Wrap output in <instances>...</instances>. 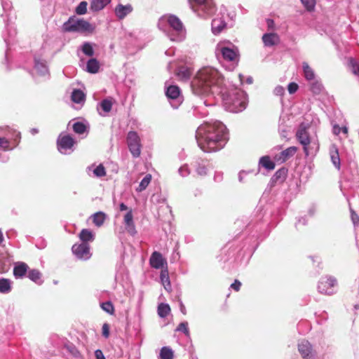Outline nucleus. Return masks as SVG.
I'll use <instances>...</instances> for the list:
<instances>
[{"mask_svg": "<svg viewBox=\"0 0 359 359\" xmlns=\"http://www.w3.org/2000/svg\"><path fill=\"white\" fill-rule=\"evenodd\" d=\"M196 139L200 148L205 152L217 151L223 148L227 142L226 127L217 121L205 123L197 128Z\"/></svg>", "mask_w": 359, "mask_h": 359, "instance_id": "nucleus-1", "label": "nucleus"}, {"mask_svg": "<svg viewBox=\"0 0 359 359\" xmlns=\"http://www.w3.org/2000/svg\"><path fill=\"white\" fill-rule=\"evenodd\" d=\"M223 83L220 73L215 68L207 67L200 69L191 81V90L195 95H204L219 93Z\"/></svg>", "mask_w": 359, "mask_h": 359, "instance_id": "nucleus-2", "label": "nucleus"}, {"mask_svg": "<svg viewBox=\"0 0 359 359\" xmlns=\"http://www.w3.org/2000/svg\"><path fill=\"white\" fill-rule=\"evenodd\" d=\"M160 29L166 33L171 41H182L186 36V29L180 19L175 15L162 16L158 22Z\"/></svg>", "mask_w": 359, "mask_h": 359, "instance_id": "nucleus-3", "label": "nucleus"}, {"mask_svg": "<svg viewBox=\"0 0 359 359\" xmlns=\"http://www.w3.org/2000/svg\"><path fill=\"white\" fill-rule=\"evenodd\" d=\"M224 106L227 111L233 113L241 112L246 107L248 97L246 93L241 90L236 89L226 98L224 99Z\"/></svg>", "mask_w": 359, "mask_h": 359, "instance_id": "nucleus-4", "label": "nucleus"}, {"mask_svg": "<svg viewBox=\"0 0 359 359\" xmlns=\"http://www.w3.org/2000/svg\"><path fill=\"white\" fill-rule=\"evenodd\" d=\"M62 29L69 32H92L93 26L83 19H79L75 17L70 18L63 24Z\"/></svg>", "mask_w": 359, "mask_h": 359, "instance_id": "nucleus-5", "label": "nucleus"}, {"mask_svg": "<svg viewBox=\"0 0 359 359\" xmlns=\"http://www.w3.org/2000/svg\"><path fill=\"white\" fill-rule=\"evenodd\" d=\"M189 2L193 11L198 16H209L215 11L212 0H189Z\"/></svg>", "mask_w": 359, "mask_h": 359, "instance_id": "nucleus-6", "label": "nucleus"}, {"mask_svg": "<svg viewBox=\"0 0 359 359\" xmlns=\"http://www.w3.org/2000/svg\"><path fill=\"white\" fill-rule=\"evenodd\" d=\"M215 53L218 57L221 55L224 61L230 62L233 65L238 62V50L233 46L230 47L223 43H219L216 46Z\"/></svg>", "mask_w": 359, "mask_h": 359, "instance_id": "nucleus-7", "label": "nucleus"}, {"mask_svg": "<svg viewBox=\"0 0 359 359\" xmlns=\"http://www.w3.org/2000/svg\"><path fill=\"white\" fill-rule=\"evenodd\" d=\"M309 128V125L302 123L299 125L296 133V137L299 143L303 146L306 156H309V145L311 143V140L308 132Z\"/></svg>", "mask_w": 359, "mask_h": 359, "instance_id": "nucleus-8", "label": "nucleus"}, {"mask_svg": "<svg viewBox=\"0 0 359 359\" xmlns=\"http://www.w3.org/2000/svg\"><path fill=\"white\" fill-rule=\"evenodd\" d=\"M127 144L134 158H137L141 154V143L138 134L135 131H130L127 135Z\"/></svg>", "mask_w": 359, "mask_h": 359, "instance_id": "nucleus-9", "label": "nucleus"}, {"mask_svg": "<svg viewBox=\"0 0 359 359\" xmlns=\"http://www.w3.org/2000/svg\"><path fill=\"white\" fill-rule=\"evenodd\" d=\"M337 280L332 277H324L320 279L318 285V291L322 294H332L334 292V287Z\"/></svg>", "mask_w": 359, "mask_h": 359, "instance_id": "nucleus-10", "label": "nucleus"}, {"mask_svg": "<svg viewBox=\"0 0 359 359\" xmlns=\"http://www.w3.org/2000/svg\"><path fill=\"white\" fill-rule=\"evenodd\" d=\"M72 250L76 257L80 259L86 260L91 257L89 245L86 243L74 244Z\"/></svg>", "mask_w": 359, "mask_h": 359, "instance_id": "nucleus-11", "label": "nucleus"}, {"mask_svg": "<svg viewBox=\"0 0 359 359\" xmlns=\"http://www.w3.org/2000/svg\"><path fill=\"white\" fill-rule=\"evenodd\" d=\"M74 144V140L69 135H60L57 139L58 150L65 154L67 149H72Z\"/></svg>", "mask_w": 359, "mask_h": 359, "instance_id": "nucleus-12", "label": "nucleus"}, {"mask_svg": "<svg viewBox=\"0 0 359 359\" xmlns=\"http://www.w3.org/2000/svg\"><path fill=\"white\" fill-rule=\"evenodd\" d=\"M298 350L304 359H314V353L308 341H302L298 344Z\"/></svg>", "mask_w": 359, "mask_h": 359, "instance_id": "nucleus-13", "label": "nucleus"}, {"mask_svg": "<svg viewBox=\"0 0 359 359\" xmlns=\"http://www.w3.org/2000/svg\"><path fill=\"white\" fill-rule=\"evenodd\" d=\"M297 151L296 147H290L282 151L280 154H276L274 157L276 161L282 163L285 162L290 158L293 156Z\"/></svg>", "mask_w": 359, "mask_h": 359, "instance_id": "nucleus-14", "label": "nucleus"}, {"mask_svg": "<svg viewBox=\"0 0 359 359\" xmlns=\"http://www.w3.org/2000/svg\"><path fill=\"white\" fill-rule=\"evenodd\" d=\"M150 265L154 269L163 268L167 264L166 260L163 257L160 252H154L152 253L150 259Z\"/></svg>", "mask_w": 359, "mask_h": 359, "instance_id": "nucleus-15", "label": "nucleus"}, {"mask_svg": "<svg viewBox=\"0 0 359 359\" xmlns=\"http://www.w3.org/2000/svg\"><path fill=\"white\" fill-rule=\"evenodd\" d=\"M132 11L133 7L130 4L123 5L121 4H118L114 9V13L118 19H123Z\"/></svg>", "mask_w": 359, "mask_h": 359, "instance_id": "nucleus-16", "label": "nucleus"}, {"mask_svg": "<svg viewBox=\"0 0 359 359\" xmlns=\"http://www.w3.org/2000/svg\"><path fill=\"white\" fill-rule=\"evenodd\" d=\"M124 224L127 231L131 234L136 233L135 226L133 222V215L132 210L128 211L124 216Z\"/></svg>", "mask_w": 359, "mask_h": 359, "instance_id": "nucleus-17", "label": "nucleus"}, {"mask_svg": "<svg viewBox=\"0 0 359 359\" xmlns=\"http://www.w3.org/2000/svg\"><path fill=\"white\" fill-rule=\"evenodd\" d=\"M11 260L8 253H0V273L7 272L11 266Z\"/></svg>", "mask_w": 359, "mask_h": 359, "instance_id": "nucleus-18", "label": "nucleus"}, {"mask_svg": "<svg viewBox=\"0 0 359 359\" xmlns=\"http://www.w3.org/2000/svg\"><path fill=\"white\" fill-rule=\"evenodd\" d=\"M262 41L265 46H272L279 43L280 39L277 34L267 33L262 36Z\"/></svg>", "mask_w": 359, "mask_h": 359, "instance_id": "nucleus-19", "label": "nucleus"}, {"mask_svg": "<svg viewBox=\"0 0 359 359\" xmlns=\"http://www.w3.org/2000/svg\"><path fill=\"white\" fill-rule=\"evenodd\" d=\"M226 27V22L222 18H215L212 22V31L214 34H219Z\"/></svg>", "mask_w": 359, "mask_h": 359, "instance_id": "nucleus-20", "label": "nucleus"}, {"mask_svg": "<svg viewBox=\"0 0 359 359\" xmlns=\"http://www.w3.org/2000/svg\"><path fill=\"white\" fill-rule=\"evenodd\" d=\"M331 161L336 168L340 169V158L338 149L335 145H332L330 149Z\"/></svg>", "mask_w": 359, "mask_h": 359, "instance_id": "nucleus-21", "label": "nucleus"}, {"mask_svg": "<svg viewBox=\"0 0 359 359\" xmlns=\"http://www.w3.org/2000/svg\"><path fill=\"white\" fill-rule=\"evenodd\" d=\"M160 278H161V282L162 285H163L165 290L168 292H170L172 288H171V284H170V278H169V275H168V271L167 269H164L161 271Z\"/></svg>", "mask_w": 359, "mask_h": 359, "instance_id": "nucleus-22", "label": "nucleus"}, {"mask_svg": "<svg viewBox=\"0 0 359 359\" xmlns=\"http://www.w3.org/2000/svg\"><path fill=\"white\" fill-rule=\"evenodd\" d=\"M302 69L304 72V76L305 79L308 81H313L315 79V73L313 69L309 65V64L306 62L302 63Z\"/></svg>", "mask_w": 359, "mask_h": 359, "instance_id": "nucleus-23", "label": "nucleus"}, {"mask_svg": "<svg viewBox=\"0 0 359 359\" xmlns=\"http://www.w3.org/2000/svg\"><path fill=\"white\" fill-rule=\"evenodd\" d=\"M99 69L100 63L96 59L92 58L87 62L86 71L88 72L91 74H95L98 72Z\"/></svg>", "mask_w": 359, "mask_h": 359, "instance_id": "nucleus-24", "label": "nucleus"}, {"mask_svg": "<svg viewBox=\"0 0 359 359\" xmlns=\"http://www.w3.org/2000/svg\"><path fill=\"white\" fill-rule=\"evenodd\" d=\"M28 266L25 263H20L14 267L13 274L16 278H22L27 271Z\"/></svg>", "mask_w": 359, "mask_h": 359, "instance_id": "nucleus-25", "label": "nucleus"}, {"mask_svg": "<svg viewBox=\"0 0 359 359\" xmlns=\"http://www.w3.org/2000/svg\"><path fill=\"white\" fill-rule=\"evenodd\" d=\"M165 93L168 98L177 100L180 97V90L177 86H170L167 88Z\"/></svg>", "mask_w": 359, "mask_h": 359, "instance_id": "nucleus-26", "label": "nucleus"}, {"mask_svg": "<svg viewBox=\"0 0 359 359\" xmlns=\"http://www.w3.org/2000/svg\"><path fill=\"white\" fill-rule=\"evenodd\" d=\"M110 2V0H92L90 9L93 11H99L104 8Z\"/></svg>", "mask_w": 359, "mask_h": 359, "instance_id": "nucleus-27", "label": "nucleus"}, {"mask_svg": "<svg viewBox=\"0 0 359 359\" xmlns=\"http://www.w3.org/2000/svg\"><path fill=\"white\" fill-rule=\"evenodd\" d=\"M72 100L77 104H82L85 101V94L81 90H74L72 93Z\"/></svg>", "mask_w": 359, "mask_h": 359, "instance_id": "nucleus-28", "label": "nucleus"}, {"mask_svg": "<svg viewBox=\"0 0 359 359\" xmlns=\"http://www.w3.org/2000/svg\"><path fill=\"white\" fill-rule=\"evenodd\" d=\"M191 74V70L187 67H180L178 68L177 75L181 80H187Z\"/></svg>", "mask_w": 359, "mask_h": 359, "instance_id": "nucleus-29", "label": "nucleus"}, {"mask_svg": "<svg viewBox=\"0 0 359 359\" xmlns=\"http://www.w3.org/2000/svg\"><path fill=\"white\" fill-rule=\"evenodd\" d=\"M11 290V281L7 278H0V292L8 293Z\"/></svg>", "mask_w": 359, "mask_h": 359, "instance_id": "nucleus-30", "label": "nucleus"}, {"mask_svg": "<svg viewBox=\"0 0 359 359\" xmlns=\"http://www.w3.org/2000/svg\"><path fill=\"white\" fill-rule=\"evenodd\" d=\"M106 219V215L102 212H98L93 215V222L97 226H101Z\"/></svg>", "mask_w": 359, "mask_h": 359, "instance_id": "nucleus-31", "label": "nucleus"}, {"mask_svg": "<svg viewBox=\"0 0 359 359\" xmlns=\"http://www.w3.org/2000/svg\"><path fill=\"white\" fill-rule=\"evenodd\" d=\"M79 238L83 243H86V242L91 241L94 239V235L91 231L84 229L81 231Z\"/></svg>", "mask_w": 359, "mask_h": 359, "instance_id": "nucleus-32", "label": "nucleus"}, {"mask_svg": "<svg viewBox=\"0 0 359 359\" xmlns=\"http://www.w3.org/2000/svg\"><path fill=\"white\" fill-rule=\"evenodd\" d=\"M170 312V307L168 304L161 303L158 306V314L161 318H165Z\"/></svg>", "mask_w": 359, "mask_h": 359, "instance_id": "nucleus-33", "label": "nucleus"}, {"mask_svg": "<svg viewBox=\"0 0 359 359\" xmlns=\"http://www.w3.org/2000/svg\"><path fill=\"white\" fill-rule=\"evenodd\" d=\"M259 164L267 170H273L275 163L271 161L270 158L267 156H263L259 160Z\"/></svg>", "mask_w": 359, "mask_h": 359, "instance_id": "nucleus-34", "label": "nucleus"}, {"mask_svg": "<svg viewBox=\"0 0 359 359\" xmlns=\"http://www.w3.org/2000/svg\"><path fill=\"white\" fill-rule=\"evenodd\" d=\"M151 180V175L150 174H147L140 182L138 187H137L136 191L138 192H141L144 191L149 184Z\"/></svg>", "mask_w": 359, "mask_h": 359, "instance_id": "nucleus-35", "label": "nucleus"}, {"mask_svg": "<svg viewBox=\"0 0 359 359\" xmlns=\"http://www.w3.org/2000/svg\"><path fill=\"white\" fill-rule=\"evenodd\" d=\"M173 351L169 347L164 346L161 349L160 357L161 359H173Z\"/></svg>", "mask_w": 359, "mask_h": 359, "instance_id": "nucleus-36", "label": "nucleus"}, {"mask_svg": "<svg viewBox=\"0 0 359 359\" xmlns=\"http://www.w3.org/2000/svg\"><path fill=\"white\" fill-rule=\"evenodd\" d=\"M35 69L41 75H45L48 72V69L46 64L39 60H35Z\"/></svg>", "mask_w": 359, "mask_h": 359, "instance_id": "nucleus-37", "label": "nucleus"}, {"mask_svg": "<svg viewBox=\"0 0 359 359\" xmlns=\"http://www.w3.org/2000/svg\"><path fill=\"white\" fill-rule=\"evenodd\" d=\"M28 277L34 282L41 284V273L36 269L31 270L28 273Z\"/></svg>", "mask_w": 359, "mask_h": 359, "instance_id": "nucleus-38", "label": "nucleus"}, {"mask_svg": "<svg viewBox=\"0 0 359 359\" xmlns=\"http://www.w3.org/2000/svg\"><path fill=\"white\" fill-rule=\"evenodd\" d=\"M74 131L79 135L84 133L86 130V126L81 122H76L73 125Z\"/></svg>", "mask_w": 359, "mask_h": 359, "instance_id": "nucleus-39", "label": "nucleus"}, {"mask_svg": "<svg viewBox=\"0 0 359 359\" xmlns=\"http://www.w3.org/2000/svg\"><path fill=\"white\" fill-rule=\"evenodd\" d=\"M81 49L83 53L87 56H93L94 55L93 46L90 43H84Z\"/></svg>", "mask_w": 359, "mask_h": 359, "instance_id": "nucleus-40", "label": "nucleus"}, {"mask_svg": "<svg viewBox=\"0 0 359 359\" xmlns=\"http://www.w3.org/2000/svg\"><path fill=\"white\" fill-rule=\"evenodd\" d=\"M311 90L313 93L318 94L321 92L323 89V86L320 81H311Z\"/></svg>", "mask_w": 359, "mask_h": 359, "instance_id": "nucleus-41", "label": "nucleus"}, {"mask_svg": "<svg viewBox=\"0 0 359 359\" xmlns=\"http://www.w3.org/2000/svg\"><path fill=\"white\" fill-rule=\"evenodd\" d=\"M101 109L105 112L108 113L111 111L112 102L110 100L105 99L100 104Z\"/></svg>", "mask_w": 359, "mask_h": 359, "instance_id": "nucleus-42", "label": "nucleus"}, {"mask_svg": "<svg viewBox=\"0 0 359 359\" xmlns=\"http://www.w3.org/2000/svg\"><path fill=\"white\" fill-rule=\"evenodd\" d=\"M101 308L109 314H113L114 312V307L111 302H105L101 304Z\"/></svg>", "mask_w": 359, "mask_h": 359, "instance_id": "nucleus-43", "label": "nucleus"}, {"mask_svg": "<svg viewBox=\"0 0 359 359\" xmlns=\"http://www.w3.org/2000/svg\"><path fill=\"white\" fill-rule=\"evenodd\" d=\"M88 4L86 1H81L76 8V13L78 15H83L87 12Z\"/></svg>", "mask_w": 359, "mask_h": 359, "instance_id": "nucleus-44", "label": "nucleus"}, {"mask_svg": "<svg viewBox=\"0 0 359 359\" xmlns=\"http://www.w3.org/2000/svg\"><path fill=\"white\" fill-rule=\"evenodd\" d=\"M93 173L96 177H104L106 175L105 168L102 164H100L94 169Z\"/></svg>", "mask_w": 359, "mask_h": 359, "instance_id": "nucleus-45", "label": "nucleus"}, {"mask_svg": "<svg viewBox=\"0 0 359 359\" xmlns=\"http://www.w3.org/2000/svg\"><path fill=\"white\" fill-rule=\"evenodd\" d=\"M177 331H179V332H184L187 336H189V328H188V323L187 322H183V323H180V325H178V327H177Z\"/></svg>", "mask_w": 359, "mask_h": 359, "instance_id": "nucleus-46", "label": "nucleus"}, {"mask_svg": "<svg viewBox=\"0 0 359 359\" xmlns=\"http://www.w3.org/2000/svg\"><path fill=\"white\" fill-rule=\"evenodd\" d=\"M308 11H312L316 6V0H301Z\"/></svg>", "mask_w": 359, "mask_h": 359, "instance_id": "nucleus-47", "label": "nucleus"}, {"mask_svg": "<svg viewBox=\"0 0 359 359\" xmlns=\"http://www.w3.org/2000/svg\"><path fill=\"white\" fill-rule=\"evenodd\" d=\"M2 149L4 150L11 149L9 146V141L6 137H0V149Z\"/></svg>", "mask_w": 359, "mask_h": 359, "instance_id": "nucleus-48", "label": "nucleus"}, {"mask_svg": "<svg viewBox=\"0 0 359 359\" xmlns=\"http://www.w3.org/2000/svg\"><path fill=\"white\" fill-rule=\"evenodd\" d=\"M196 172L200 176L205 175L207 173V169L205 165H199L196 168Z\"/></svg>", "mask_w": 359, "mask_h": 359, "instance_id": "nucleus-49", "label": "nucleus"}, {"mask_svg": "<svg viewBox=\"0 0 359 359\" xmlns=\"http://www.w3.org/2000/svg\"><path fill=\"white\" fill-rule=\"evenodd\" d=\"M179 172L182 177H185L190 173V171L187 165H183L180 168Z\"/></svg>", "mask_w": 359, "mask_h": 359, "instance_id": "nucleus-50", "label": "nucleus"}, {"mask_svg": "<svg viewBox=\"0 0 359 359\" xmlns=\"http://www.w3.org/2000/svg\"><path fill=\"white\" fill-rule=\"evenodd\" d=\"M288 91L290 94L294 93L298 89V85L295 83H290L288 85Z\"/></svg>", "mask_w": 359, "mask_h": 359, "instance_id": "nucleus-51", "label": "nucleus"}, {"mask_svg": "<svg viewBox=\"0 0 359 359\" xmlns=\"http://www.w3.org/2000/svg\"><path fill=\"white\" fill-rule=\"evenodd\" d=\"M102 335L107 338L109 336V327L107 323H104L102 325Z\"/></svg>", "mask_w": 359, "mask_h": 359, "instance_id": "nucleus-52", "label": "nucleus"}, {"mask_svg": "<svg viewBox=\"0 0 359 359\" xmlns=\"http://www.w3.org/2000/svg\"><path fill=\"white\" fill-rule=\"evenodd\" d=\"M241 286V283L238 280H236L234 281V283H233L231 285V287L237 292L239 291Z\"/></svg>", "mask_w": 359, "mask_h": 359, "instance_id": "nucleus-53", "label": "nucleus"}, {"mask_svg": "<svg viewBox=\"0 0 359 359\" xmlns=\"http://www.w3.org/2000/svg\"><path fill=\"white\" fill-rule=\"evenodd\" d=\"M284 88L280 86H276L274 89V93L276 95H283L284 94Z\"/></svg>", "mask_w": 359, "mask_h": 359, "instance_id": "nucleus-54", "label": "nucleus"}, {"mask_svg": "<svg viewBox=\"0 0 359 359\" xmlns=\"http://www.w3.org/2000/svg\"><path fill=\"white\" fill-rule=\"evenodd\" d=\"M351 212V219L354 225H357L359 222V217L352 210Z\"/></svg>", "mask_w": 359, "mask_h": 359, "instance_id": "nucleus-55", "label": "nucleus"}, {"mask_svg": "<svg viewBox=\"0 0 359 359\" xmlns=\"http://www.w3.org/2000/svg\"><path fill=\"white\" fill-rule=\"evenodd\" d=\"M353 74L359 76V62H355L352 65Z\"/></svg>", "mask_w": 359, "mask_h": 359, "instance_id": "nucleus-56", "label": "nucleus"}, {"mask_svg": "<svg viewBox=\"0 0 359 359\" xmlns=\"http://www.w3.org/2000/svg\"><path fill=\"white\" fill-rule=\"evenodd\" d=\"M96 359H105L103 353L101 350H96L95 352Z\"/></svg>", "mask_w": 359, "mask_h": 359, "instance_id": "nucleus-57", "label": "nucleus"}, {"mask_svg": "<svg viewBox=\"0 0 359 359\" xmlns=\"http://www.w3.org/2000/svg\"><path fill=\"white\" fill-rule=\"evenodd\" d=\"M341 131V128H340L338 125H334L333 126V133L335 135H339Z\"/></svg>", "mask_w": 359, "mask_h": 359, "instance_id": "nucleus-58", "label": "nucleus"}, {"mask_svg": "<svg viewBox=\"0 0 359 359\" xmlns=\"http://www.w3.org/2000/svg\"><path fill=\"white\" fill-rule=\"evenodd\" d=\"M267 22V25L269 28H273V25H274V22L273 20H271V19H268L266 20Z\"/></svg>", "mask_w": 359, "mask_h": 359, "instance_id": "nucleus-59", "label": "nucleus"}, {"mask_svg": "<svg viewBox=\"0 0 359 359\" xmlns=\"http://www.w3.org/2000/svg\"><path fill=\"white\" fill-rule=\"evenodd\" d=\"M180 311L183 314H186L187 311L184 305L182 304V302H180Z\"/></svg>", "mask_w": 359, "mask_h": 359, "instance_id": "nucleus-60", "label": "nucleus"}, {"mask_svg": "<svg viewBox=\"0 0 359 359\" xmlns=\"http://www.w3.org/2000/svg\"><path fill=\"white\" fill-rule=\"evenodd\" d=\"M127 209H128V207L124 203H122L120 204V210L121 211L126 210Z\"/></svg>", "mask_w": 359, "mask_h": 359, "instance_id": "nucleus-61", "label": "nucleus"}, {"mask_svg": "<svg viewBox=\"0 0 359 359\" xmlns=\"http://www.w3.org/2000/svg\"><path fill=\"white\" fill-rule=\"evenodd\" d=\"M343 133L347 135L348 134V128L346 126H344L341 128V131Z\"/></svg>", "mask_w": 359, "mask_h": 359, "instance_id": "nucleus-62", "label": "nucleus"}, {"mask_svg": "<svg viewBox=\"0 0 359 359\" xmlns=\"http://www.w3.org/2000/svg\"><path fill=\"white\" fill-rule=\"evenodd\" d=\"M280 135L283 137H286V131L285 130H282L280 132Z\"/></svg>", "mask_w": 359, "mask_h": 359, "instance_id": "nucleus-63", "label": "nucleus"}, {"mask_svg": "<svg viewBox=\"0 0 359 359\" xmlns=\"http://www.w3.org/2000/svg\"><path fill=\"white\" fill-rule=\"evenodd\" d=\"M247 83H249V84H251L252 83V77H248L247 79Z\"/></svg>", "mask_w": 359, "mask_h": 359, "instance_id": "nucleus-64", "label": "nucleus"}]
</instances>
